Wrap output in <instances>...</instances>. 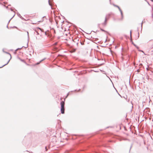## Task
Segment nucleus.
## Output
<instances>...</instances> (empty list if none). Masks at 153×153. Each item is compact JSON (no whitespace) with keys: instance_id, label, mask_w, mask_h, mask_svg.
<instances>
[{"instance_id":"1","label":"nucleus","mask_w":153,"mask_h":153,"mask_svg":"<svg viewBox=\"0 0 153 153\" xmlns=\"http://www.w3.org/2000/svg\"><path fill=\"white\" fill-rule=\"evenodd\" d=\"M65 102L62 101L61 102L60 104L61 106V111L62 114H63L64 113L65 108Z\"/></svg>"},{"instance_id":"2","label":"nucleus","mask_w":153,"mask_h":153,"mask_svg":"<svg viewBox=\"0 0 153 153\" xmlns=\"http://www.w3.org/2000/svg\"><path fill=\"white\" fill-rule=\"evenodd\" d=\"M114 6L115 7H117L119 9V10L121 13V14L122 18V19H123V13L122 11V10L120 9V8L119 7V6L116 5H114Z\"/></svg>"},{"instance_id":"3","label":"nucleus","mask_w":153,"mask_h":153,"mask_svg":"<svg viewBox=\"0 0 153 153\" xmlns=\"http://www.w3.org/2000/svg\"><path fill=\"white\" fill-rule=\"evenodd\" d=\"M107 19L106 18H105L104 21L102 23V24L103 26H105L107 23L106 22Z\"/></svg>"},{"instance_id":"4","label":"nucleus","mask_w":153,"mask_h":153,"mask_svg":"<svg viewBox=\"0 0 153 153\" xmlns=\"http://www.w3.org/2000/svg\"><path fill=\"white\" fill-rule=\"evenodd\" d=\"M45 149L46 151H47L48 150L47 147H45Z\"/></svg>"},{"instance_id":"5","label":"nucleus","mask_w":153,"mask_h":153,"mask_svg":"<svg viewBox=\"0 0 153 153\" xmlns=\"http://www.w3.org/2000/svg\"><path fill=\"white\" fill-rule=\"evenodd\" d=\"M9 61H10V60H9V61H8V62H7V64L8 63V62H9Z\"/></svg>"},{"instance_id":"6","label":"nucleus","mask_w":153,"mask_h":153,"mask_svg":"<svg viewBox=\"0 0 153 153\" xmlns=\"http://www.w3.org/2000/svg\"><path fill=\"white\" fill-rule=\"evenodd\" d=\"M39 64V63H36V64L38 65V64Z\"/></svg>"},{"instance_id":"7","label":"nucleus","mask_w":153,"mask_h":153,"mask_svg":"<svg viewBox=\"0 0 153 153\" xmlns=\"http://www.w3.org/2000/svg\"><path fill=\"white\" fill-rule=\"evenodd\" d=\"M152 1H153V0H151Z\"/></svg>"},{"instance_id":"8","label":"nucleus","mask_w":153,"mask_h":153,"mask_svg":"<svg viewBox=\"0 0 153 153\" xmlns=\"http://www.w3.org/2000/svg\"><path fill=\"white\" fill-rule=\"evenodd\" d=\"M101 30H102V31H104V30H102V29H101Z\"/></svg>"},{"instance_id":"9","label":"nucleus","mask_w":153,"mask_h":153,"mask_svg":"<svg viewBox=\"0 0 153 153\" xmlns=\"http://www.w3.org/2000/svg\"><path fill=\"white\" fill-rule=\"evenodd\" d=\"M152 16H153V15H152Z\"/></svg>"}]
</instances>
